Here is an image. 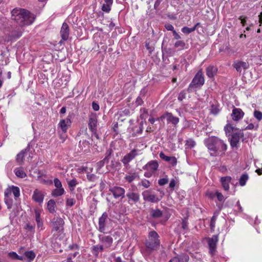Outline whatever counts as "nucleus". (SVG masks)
I'll return each instance as SVG.
<instances>
[{
    "label": "nucleus",
    "mask_w": 262,
    "mask_h": 262,
    "mask_svg": "<svg viewBox=\"0 0 262 262\" xmlns=\"http://www.w3.org/2000/svg\"><path fill=\"white\" fill-rule=\"evenodd\" d=\"M198 24H197L196 25H195L192 28H188L187 27H184L182 29V31L185 34H189L191 33L192 32L194 31L196 28V26H198Z\"/></svg>",
    "instance_id": "obj_35"
},
{
    "label": "nucleus",
    "mask_w": 262,
    "mask_h": 262,
    "mask_svg": "<svg viewBox=\"0 0 262 262\" xmlns=\"http://www.w3.org/2000/svg\"><path fill=\"white\" fill-rule=\"evenodd\" d=\"M11 14L12 19L21 27L32 24L35 19L29 11L24 9L15 8L11 11Z\"/></svg>",
    "instance_id": "obj_2"
},
{
    "label": "nucleus",
    "mask_w": 262,
    "mask_h": 262,
    "mask_svg": "<svg viewBox=\"0 0 262 262\" xmlns=\"http://www.w3.org/2000/svg\"><path fill=\"white\" fill-rule=\"evenodd\" d=\"M127 202L129 204L133 205L136 204L140 200V194L138 192L129 189L126 193Z\"/></svg>",
    "instance_id": "obj_8"
},
{
    "label": "nucleus",
    "mask_w": 262,
    "mask_h": 262,
    "mask_svg": "<svg viewBox=\"0 0 262 262\" xmlns=\"http://www.w3.org/2000/svg\"><path fill=\"white\" fill-rule=\"evenodd\" d=\"M160 236L155 231L149 232L148 237L145 240V248L144 252L147 254H150L152 251L159 249L160 245Z\"/></svg>",
    "instance_id": "obj_3"
},
{
    "label": "nucleus",
    "mask_w": 262,
    "mask_h": 262,
    "mask_svg": "<svg viewBox=\"0 0 262 262\" xmlns=\"http://www.w3.org/2000/svg\"><path fill=\"white\" fill-rule=\"evenodd\" d=\"M209 248V252L212 255H213L216 249V244L219 241L218 235H213L211 237H208L207 239Z\"/></svg>",
    "instance_id": "obj_6"
},
{
    "label": "nucleus",
    "mask_w": 262,
    "mask_h": 262,
    "mask_svg": "<svg viewBox=\"0 0 262 262\" xmlns=\"http://www.w3.org/2000/svg\"><path fill=\"white\" fill-rule=\"evenodd\" d=\"M139 150L136 149H133L129 153L124 156L121 161L124 165H127L130 161L134 159L138 155Z\"/></svg>",
    "instance_id": "obj_9"
},
{
    "label": "nucleus",
    "mask_w": 262,
    "mask_h": 262,
    "mask_svg": "<svg viewBox=\"0 0 262 262\" xmlns=\"http://www.w3.org/2000/svg\"><path fill=\"white\" fill-rule=\"evenodd\" d=\"M111 4H104L102 7V10L106 12H108L111 10Z\"/></svg>",
    "instance_id": "obj_47"
},
{
    "label": "nucleus",
    "mask_w": 262,
    "mask_h": 262,
    "mask_svg": "<svg viewBox=\"0 0 262 262\" xmlns=\"http://www.w3.org/2000/svg\"><path fill=\"white\" fill-rule=\"evenodd\" d=\"M60 35L63 40H67L69 35V27L66 23H63L60 30Z\"/></svg>",
    "instance_id": "obj_17"
},
{
    "label": "nucleus",
    "mask_w": 262,
    "mask_h": 262,
    "mask_svg": "<svg viewBox=\"0 0 262 262\" xmlns=\"http://www.w3.org/2000/svg\"><path fill=\"white\" fill-rule=\"evenodd\" d=\"M154 173L150 171H147L144 174V176L146 178H150Z\"/></svg>",
    "instance_id": "obj_62"
},
{
    "label": "nucleus",
    "mask_w": 262,
    "mask_h": 262,
    "mask_svg": "<svg viewBox=\"0 0 262 262\" xmlns=\"http://www.w3.org/2000/svg\"><path fill=\"white\" fill-rule=\"evenodd\" d=\"M143 103V100L142 99V98L140 97H138L137 99H136V104L137 105H141V104H142Z\"/></svg>",
    "instance_id": "obj_61"
},
{
    "label": "nucleus",
    "mask_w": 262,
    "mask_h": 262,
    "mask_svg": "<svg viewBox=\"0 0 262 262\" xmlns=\"http://www.w3.org/2000/svg\"><path fill=\"white\" fill-rule=\"evenodd\" d=\"M216 219V216L214 215L212 217L211 219L210 226L211 229H213L215 227Z\"/></svg>",
    "instance_id": "obj_53"
},
{
    "label": "nucleus",
    "mask_w": 262,
    "mask_h": 262,
    "mask_svg": "<svg viewBox=\"0 0 262 262\" xmlns=\"http://www.w3.org/2000/svg\"><path fill=\"white\" fill-rule=\"evenodd\" d=\"M71 123V119L68 117L64 119H61L58 125L60 127L62 131L66 133L67 131L68 128L70 127Z\"/></svg>",
    "instance_id": "obj_18"
},
{
    "label": "nucleus",
    "mask_w": 262,
    "mask_h": 262,
    "mask_svg": "<svg viewBox=\"0 0 262 262\" xmlns=\"http://www.w3.org/2000/svg\"><path fill=\"white\" fill-rule=\"evenodd\" d=\"M219 109L216 106L214 105L211 106V112L212 114L216 115L219 113Z\"/></svg>",
    "instance_id": "obj_54"
},
{
    "label": "nucleus",
    "mask_w": 262,
    "mask_h": 262,
    "mask_svg": "<svg viewBox=\"0 0 262 262\" xmlns=\"http://www.w3.org/2000/svg\"><path fill=\"white\" fill-rule=\"evenodd\" d=\"M165 27L168 31H173V30H174L173 27L170 24H165Z\"/></svg>",
    "instance_id": "obj_59"
},
{
    "label": "nucleus",
    "mask_w": 262,
    "mask_h": 262,
    "mask_svg": "<svg viewBox=\"0 0 262 262\" xmlns=\"http://www.w3.org/2000/svg\"><path fill=\"white\" fill-rule=\"evenodd\" d=\"M107 217L108 216L107 213L106 212H104L101 216L99 219V231L101 232H104Z\"/></svg>",
    "instance_id": "obj_16"
},
{
    "label": "nucleus",
    "mask_w": 262,
    "mask_h": 262,
    "mask_svg": "<svg viewBox=\"0 0 262 262\" xmlns=\"http://www.w3.org/2000/svg\"><path fill=\"white\" fill-rule=\"evenodd\" d=\"M137 177V175L135 173H133L130 175L126 176L125 177V179L127 182L130 183L133 181H134L136 178Z\"/></svg>",
    "instance_id": "obj_43"
},
{
    "label": "nucleus",
    "mask_w": 262,
    "mask_h": 262,
    "mask_svg": "<svg viewBox=\"0 0 262 262\" xmlns=\"http://www.w3.org/2000/svg\"><path fill=\"white\" fill-rule=\"evenodd\" d=\"M195 145V142L191 139L186 141L185 146L186 148H192Z\"/></svg>",
    "instance_id": "obj_36"
},
{
    "label": "nucleus",
    "mask_w": 262,
    "mask_h": 262,
    "mask_svg": "<svg viewBox=\"0 0 262 262\" xmlns=\"http://www.w3.org/2000/svg\"><path fill=\"white\" fill-rule=\"evenodd\" d=\"M25 255L29 259L28 261L29 262L33 260L35 257V254L32 251L26 252Z\"/></svg>",
    "instance_id": "obj_34"
},
{
    "label": "nucleus",
    "mask_w": 262,
    "mask_h": 262,
    "mask_svg": "<svg viewBox=\"0 0 262 262\" xmlns=\"http://www.w3.org/2000/svg\"><path fill=\"white\" fill-rule=\"evenodd\" d=\"M150 215L155 219L159 218L162 216L163 212L160 209H151L150 212Z\"/></svg>",
    "instance_id": "obj_26"
},
{
    "label": "nucleus",
    "mask_w": 262,
    "mask_h": 262,
    "mask_svg": "<svg viewBox=\"0 0 262 262\" xmlns=\"http://www.w3.org/2000/svg\"><path fill=\"white\" fill-rule=\"evenodd\" d=\"M64 222L61 217H57L56 221L53 223V229L56 231H62Z\"/></svg>",
    "instance_id": "obj_19"
},
{
    "label": "nucleus",
    "mask_w": 262,
    "mask_h": 262,
    "mask_svg": "<svg viewBox=\"0 0 262 262\" xmlns=\"http://www.w3.org/2000/svg\"><path fill=\"white\" fill-rule=\"evenodd\" d=\"M64 192L63 188H56L52 192V195L53 196L57 197L62 195Z\"/></svg>",
    "instance_id": "obj_31"
},
{
    "label": "nucleus",
    "mask_w": 262,
    "mask_h": 262,
    "mask_svg": "<svg viewBox=\"0 0 262 262\" xmlns=\"http://www.w3.org/2000/svg\"><path fill=\"white\" fill-rule=\"evenodd\" d=\"M221 182L224 189L227 191L229 189V183L231 180L230 177H225L221 178Z\"/></svg>",
    "instance_id": "obj_25"
},
{
    "label": "nucleus",
    "mask_w": 262,
    "mask_h": 262,
    "mask_svg": "<svg viewBox=\"0 0 262 262\" xmlns=\"http://www.w3.org/2000/svg\"><path fill=\"white\" fill-rule=\"evenodd\" d=\"M24 29L23 27L19 25L10 29L8 33L6 34V36L8 41H12L19 38L23 34Z\"/></svg>",
    "instance_id": "obj_4"
},
{
    "label": "nucleus",
    "mask_w": 262,
    "mask_h": 262,
    "mask_svg": "<svg viewBox=\"0 0 262 262\" xmlns=\"http://www.w3.org/2000/svg\"><path fill=\"white\" fill-rule=\"evenodd\" d=\"M141 184L145 188L149 187L151 184L149 181L146 179L142 180V181L141 182Z\"/></svg>",
    "instance_id": "obj_45"
},
{
    "label": "nucleus",
    "mask_w": 262,
    "mask_h": 262,
    "mask_svg": "<svg viewBox=\"0 0 262 262\" xmlns=\"http://www.w3.org/2000/svg\"><path fill=\"white\" fill-rule=\"evenodd\" d=\"M9 256L14 259H16V258H18V255L14 252H10L9 253Z\"/></svg>",
    "instance_id": "obj_58"
},
{
    "label": "nucleus",
    "mask_w": 262,
    "mask_h": 262,
    "mask_svg": "<svg viewBox=\"0 0 262 262\" xmlns=\"http://www.w3.org/2000/svg\"><path fill=\"white\" fill-rule=\"evenodd\" d=\"M67 182L71 190H74L75 187L77 184V182L75 179L68 181Z\"/></svg>",
    "instance_id": "obj_38"
},
{
    "label": "nucleus",
    "mask_w": 262,
    "mask_h": 262,
    "mask_svg": "<svg viewBox=\"0 0 262 262\" xmlns=\"http://www.w3.org/2000/svg\"><path fill=\"white\" fill-rule=\"evenodd\" d=\"M204 78L201 70L198 72L192 79L189 87L198 88L203 85L204 84Z\"/></svg>",
    "instance_id": "obj_5"
},
{
    "label": "nucleus",
    "mask_w": 262,
    "mask_h": 262,
    "mask_svg": "<svg viewBox=\"0 0 262 262\" xmlns=\"http://www.w3.org/2000/svg\"><path fill=\"white\" fill-rule=\"evenodd\" d=\"M54 183L56 188H63L61 182L58 178H55L54 179Z\"/></svg>",
    "instance_id": "obj_44"
},
{
    "label": "nucleus",
    "mask_w": 262,
    "mask_h": 262,
    "mask_svg": "<svg viewBox=\"0 0 262 262\" xmlns=\"http://www.w3.org/2000/svg\"><path fill=\"white\" fill-rule=\"evenodd\" d=\"M244 114L241 108L234 107L232 110L231 116L234 121H237L244 117Z\"/></svg>",
    "instance_id": "obj_15"
},
{
    "label": "nucleus",
    "mask_w": 262,
    "mask_h": 262,
    "mask_svg": "<svg viewBox=\"0 0 262 262\" xmlns=\"http://www.w3.org/2000/svg\"><path fill=\"white\" fill-rule=\"evenodd\" d=\"M185 43L182 40L177 41L174 43V47L176 48H179L180 50L183 49L185 48Z\"/></svg>",
    "instance_id": "obj_42"
},
{
    "label": "nucleus",
    "mask_w": 262,
    "mask_h": 262,
    "mask_svg": "<svg viewBox=\"0 0 262 262\" xmlns=\"http://www.w3.org/2000/svg\"><path fill=\"white\" fill-rule=\"evenodd\" d=\"M169 162L172 166H175L177 164V160L176 157H172Z\"/></svg>",
    "instance_id": "obj_55"
},
{
    "label": "nucleus",
    "mask_w": 262,
    "mask_h": 262,
    "mask_svg": "<svg viewBox=\"0 0 262 262\" xmlns=\"http://www.w3.org/2000/svg\"><path fill=\"white\" fill-rule=\"evenodd\" d=\"M236 129H237V128H235L232 125L228 124H227L225 127L224 130L226 132V135L228 134H231L233 133V132H235L236 131Z\"/></svg>",
    "instance_id": "obj_32"
},
{
    "label": "nucleus",
    "mask_w": 262,
    "mask_h": 262,
    "mask_svg": "<svg viewBox=\"0 0 262 262\" xmlns=\"http://www.w3.org/2000/svg\"><path fill=\"white\" fill-rule=\"evenodd\" d=\"M12 193L15 197L17 198L19 196V188L18 187L12 186L11 187L8 188L5 191V195L8 196Z\"/></svg>",
    "instance_id": "obj_21"
},
{
    "label": "nucleus",
    "mask_w": 262,
    "mask_h": 262,
    "mask_svg": "<svg viewBox=\"0 0 262 262\" xmlns=\"http://www.w3.org/2000/svg\"><path fill=\"white\" fill-rule=\"evenodd\" d=\"M161 118L166 119L167 123H171L173 125L177 124L179 122V119L178 117L173 116L171 113L168 112L163 114Z\"/></svg>",
    "instance_id": "obj_13"
},
{
    "label": "nucleus",
    "mask_w": 262,
    "mask_h": 262,
    "mask_svg": "<svg viewBox=\"0 0 262 262\" xmlns=\"http://www.w3.org/2000/svg\"><path fill=\"white\" fill-rule=\"evenodd\" d=\"M159 167L158 163L155 160L150 161L143 167L144 170L151 171L154 173Z\"/></svg>",
    "instance_id": "obj_14"
},
{
    "label": "nucleus",
    "mask_w": 262,
    "mask_h": 262,
    "mask_svg": "<svg viewBox=\"0 0 262 262\" xmlns=\"http://www.w3.org/2000/svg\"><path fill=\"white\" fill-rule=\"evenodd\" d=\"M99 241L102 243V245L105 249L110 248L113 244V239L110 236H106L103 235H99L98 236Z\"/></svg>",
    "instance_id": "obj_11"
},
{
    "label": "nucleus",
    "mask_w": 262,
    "mask_h": 262,
    "mask_svg": "<svg viewBox=\"0 0 262 262\" xmlns=\"http://www.w3.org/2000/svg\"><path fill=\"white\" fill-rule=\"evenodd\" d=\"M216 196L219 201L221 202L224 201V197L221 193L217 192Z\"/></svg>",
    "instance_id": "obj_57"
},
{
    "label": "nucleus",
    "mask_w": 262,
    "mask_h": 262,
    "mask_svg": "<svg viewBox=\"0 0 262 262\" xmlns=\"http://www.w3.org/2000/svg\"><path fill=\"white\" fill-rule=\"evenodd\" d=\"M15 175L19 178H24L27 174L22 168H16L14 170Z\"/></svg>",
    "instance_id": "obj_27"
},
{
    "label": "nucleus",
    "mask_w": 262,
    "mask_h": 262,
    "mask_svg": "<svg viewBox=\"0 0 262 262\" xmlns=\"http://www.w3.org/2000/svg\"><path fill=\"white\" fill-rule=\"evenodd\" d=\"M144 200L152 203H157L160 199L155 194L150 193L149 190H145L142 192Z\"/></svg>",
    "instance_id": "obj_12"
},
{
    "label": "nucleus",
    "mask_w": 262,
    "mask_h": 262,
    "mask_svg": "<svg viewBox=\"0 0 262 262\" xmlns=\"http://www.w3.org/2000/svg\"><path fill=\"white\" fill-rule=\"evenodd\" d=\"M254 125L253 123H250L248 125V126L245 128V129H249L251 130L254 129Z\"/></svg>",
    "instance_id": "obj_64"
},
{
    "label": "nucleus",
    "mask_w": 262,
    "mask_h": 262,
    "mask_svg": "<svg viewBox=\"0 0 262 262\" xmlns=\"http://www.w3.org/2000/svg\"><path fill=\"white\" fill-rule=\"evenodd\" d=\"M159 156L161 159L166 162H169L172 157L166 156L163 152L160 153Z\"/></svg>",
    "instance_id": "obj_46"
},
{
    "label": "nucleus",
    "mask_w": 262,
    "mask_h": 262,
    "mask_svg": "<svg viewBox=\"0 0 262 262\" xmlns=\"http://www.w3.org/2000/svg\"><path fill=\"white\" fill-rule=\"evenodd\" d=\"M113 154V150L112 148L108 149L105 154V157L103 159V161L105 164H107L111 159Z\"/></svg>",
    "instance_id": "obj_29"
},
{
    "label": "nucleus",
    "mask_w": 262,
    "mask_h": 262,
    "mask_svg": "<svg viewBox=\"0 0 262 262\" xmlns=\"http://www.w3.org/2000/svg\"><path fill=\"white\" fill-rule=\"evenodd\" d=\"M231 136L230 145L232 147H236L241 138L244 137V133L241 130L236 129V131L233 132Z\"/></svg>",
    "instance_id": "obj_7"
},
{
    "label": "nucleus",
    "mask_w": 262,
    "mask_h": 262,
    "mask_svg": "<svg viewBox=\"0 0 262 262\" xmlns=\"http://www.w3.org/2000/svg\"><path fill=\"white\" fill-rule=\"evenodd\" d=\"M75 201L72 198H69L67 200L66 204L68 206H72L74 205Z\"/></svg>",
    "instance_id": "obj_49"
},
{
    "label": "nucleus",
    "mask_w": 262,
    "mask_h": 262,
    "mask_svg": "<svg viewBox=\"0 0 262 262\" xmlns=\"http://www.w3.org/2000/svg\"><path fill=\"white\" fill-rule=\"evenodd\" d=\"M90 143L89 141L84 140L83 141H80L79 142V146L82 149L83 148H89Z\"/></svg>",
    "instance_id": "obj_39"
},
{
    "label": "nucleus",
    "mask_w": 262,
    "mask_h": 262,
    "mask_svg": "<svg viewBox=\"0 0 262 262\" xmlns=\"http://www.w3.org/2000/svg\"><path fill=\"white\" fill-rule=\"evenodd\" d=\"M48 209L50 213H54L55 207V202L53 200H50L47 204Z\"/></svg>",
    "instance_id": "obj_30"
},
{
    "label": "nucleus",
    "mask_w": 262,
    "mask_h": 262,
    "mask_svg": "<svg viewBox=\"0 0 262 262\" xmlns=\"http://www.w3.org/2000/svg\"><path fill=\"white\" fill-rule=\"evenodd\" d=\"M109 190L112 193L115 198L121 197L122 199L125 197V189L121 187L114 186L110 188Z\"/></svg>",
    "instance_id": "obj_10"
},
{
    "label": "nucleus",
    "mask_w": 262,
    "mask_h": 262,
    "mask_svg": "<svg viewBox=\"0 0 262 262\" xmlns=\"http://www.w3.org/2000/svg\"><path fill=\"white\" fill-rule=\"evenodd\" d=\"M97 120L96 117L93 116L90 118L89 121V128L92 132L96 131Z\"/></svg>",
    "instance_id": "obj_23"
},
{
    "label": "nucleus",
    "mask_w": 262,
    "mask_h": 262,
    "mask_svg": "<svg viewBox=\"0 0 262 262\" xmlns=\"http://www.w3.org/2000/svg\"><path fill=\"white\" fill-rule=\"evenodd\" d=\"M186 98V93L183 91L180 93L178 96V100L180 101H182L183 99Z\"/></svg>",
    "instance_id": "obj_51"
},
{
    "label": "nucleus",
    "mask_w": 262,
    "mask_h": 262,
    "mask_svg": "<svg viewBox=\"0 0 262 262\" xmlns=\"http://www.w3.org/2000/svg\"><path fill=\"white\" fill-rule=\"evenodd\" d=\"M217 69L213 66H210L206 69V75L209 78H213L216 74Z\"/></svg>",
    "instance_id": "obj_24"
},
{
    "label": "nucleus",
    "mask_w": 262,
    "mask_h": 262,
    "mask_svg": "<svg viewBox=\"0 0 262 262\" xmlns=\"http://www.w3.org/2000/svg\"><path fill=\"white\" fill-rule=\"evenodd\" d=\"M105 163L103 161V160L100 161L99 162H97L96 164L97 166V170H99L102 167L104 166V164Z\"/></svg>",
    "instance_id": "obj_52"
},
{
    "label": "nucleus",
    "mask_w": 262,
    "mask_h": 262,
    "mask_svg": "<svg viewBox=\"0 0 262 262\" xmlns=\"http://www.w3.org/2000/svg\"><path fill=\"white\" fill-rule=\"evenodd\" d=\"M104 249L103 245H96L93 247V250L96 253V255H98L99 251H102Z\"/></svg>",
    "instance_id": "obj_40"
},
{
    "label": "nucleus",
    "mask_w": 262,
    "mask_h": 262,
    "mask_svg": "<svg viewBox=\"0 0 262 262\" xmlns=\"http://www.w3.org/2000/svg\"><path fill=\"white\" fill-rule=\"evenodd\" d=\"M44 195L38 189H35L32 195V199L36 202L40 203L43 202Z\"/></svg>",
    "instance_id": "obj_20"
},
{
    "label": "nucleus",
    "mask_w": 262,
    "mask_h": 262,
    "mask_svg": "<svg viewBox=\"0 0 262 262\" xmlns=\"http://www.w3.org/2000/svg\"><path fill=\"white\" fill-rule=\"evenodd\" d=\"M86 176L88 179L90 181H95L97 178L96 176L92 173H88Z\"/></svg>",
    "instance_id": "obj_48"
},
{
    "label": "nucleus",
    "mask_w": 262,
    "mask_h": 262,
    "mask_svg": "<svg viewBox=\"0 0 262 262\" xmlns=\"http://www.w3.org/2000/svg\"><path fill=\"white\" fill-rule=\"evenodd\" d=\"M36 221L39 223L40 221V214L37 211H35Z\"/></svg>",
    "instance_id": "obj_63"
},
{
    "label": "nucleus",
    "mask_w": 262,
    "mask_h": 262,
    "mask_svg": "<svg viewBox=\"0 0 262 262\" xmlns=\"http://www.w3.org/2000/svg\"><path fill=\"white\" fill-rule=\"evenodd\" d=\"M233 66L238 72H241L242 69H246L248 67L246 62L239 61L234 62Z\"/></svg>",
    "instance_id": "obj_22"
},
{
    "label": "nucleus",
    "mask_w": 262,
    "mask_h": 262,
    "mask_svg": "<svg viewBox=\"0 0 262 262\" xmlns=\"http://www.w3.org/2000/svg\"><path fill=\"white\" fill-rule=\"evenodd\" d=\"M254 117L258 121H260L262 120V113L257 110H255L253 113Z\"/></svg>",
    "instance_id": "obj_41"
},
{
    "label": "nucleus",
    "mask_w": 262,
    "mask_h": 262,
    "mask_svg": "<svg viewBox=\"0 0 262 262\" xmlns=\"http://www.w3.org/2000/svg\"><path fill=\"white\" fill-rule=\"evenodd\" d=\"M92 107H93V109L95 111H97L99 110V105L95 102H93V103H92Z\"/></svg>",
    "instance_id": "obj_60"
},
{
    "label": "nucleus",
    "mask_w": 262,
    "mask_h": 262,
    "mask_svg": "<svg viewBox=\"0 0 262 262\" xmlns=\"http://www.w3.org/2000/svg\"><path fill=\"white\" fill-rule=\"evenodd\" d=\"M248 175L246 173L243 174L241 177L239 183L241 186H243L246 184V181L248 179Z\"/></svg>",
    "instance_id": "obj_33"
},
{
    "label": "nucleus",
    "mask_w": 262,
    "mask_h": 262,
    "mask_svg": "<svg viewBox=\"0 0 262 262\" xmlns=\"http://www.w3.org/2000/svg\"><path fill=\"white\" fill-rule=\"evenodd\" d=\"M211 156L216 157L224 155L227 146L224 141L215 136L209 137L204 141Z\"/></svg>",
    "instance_id": "obj_1"
},
{
    "label": "nucleus",
    "mask_w": 262,
    "mask_h": 262,
    "mask_svg": "<svg viewBox=\"0 0 262 262\" xmlns=\"http://www.w3.org/2000/svg\"><path fill=\"white\" fill-rule=\"evenodd\" d=\"M188 218L187 217H185L182 219V223H181V228L184 230H188Z\"/></svg>",
    "instance_id": "obj_37"
},
{
    "label": "nucleus",
    "mask_w": 262,
    "mask_h": 262,
    "mask_svg": "<svg viewBox=\"0 0 262 262\" xmlns=\"http://www.w3.org/2000/svg\"><path fill=\"white\" fill-rule=\"evenodd\" d=\"M168 182V179L167 178H163L159 180L158 181V184L161 185L163 186L165 185Z\"/></svg>",
    "instance_id": "obj_50"
},
{
    "label": "nucleus",
    "mask_w": 262,
    "mask_h": 262,
    "mask_svg": "<svg viewBox=\"0 0 262 262\" xmlns=\"http://www.w3.org/2000/svg\"><path fill=\"white\" fill-rule=\"evenodd\" d=\"M27 152V150H23L19 153H18L16 156V161L20 164H22L24 162V158L25 157V155Z\"/></svg>",
    "instance_id": "obj_28"
},
{
    "label": "nucleus",
    "mask_w": 262,
    "mask_h": 262,
    "mask_svg": "<svg viewBox=\"0 0 262 262\" xmlns=\"http://www.w3.org/2000/svg\"><path fill=\"white\" fill-rule=\"evenodd\" d=\"M162 1L163 0H156V1L155 2L154 4V9L156 11H158L159 10V6Z\"/></svg>",
    "instance_id": "obj_56"
}]
</instances>
